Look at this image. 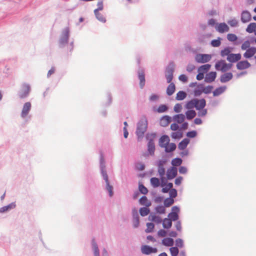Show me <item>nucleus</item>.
<instances>
[{
  "label": "nucleus",
  "mask_w": 256,
  "mask_h": 256,
  "mask_svg": "<svg viewBox=\"0 0 256 256\" xmlns=\"http://www.w3.org/2000/svg\"><path fill=\"white\" fill-rule=\"evenodd\" d=\"M70 37V30L68 27H66L62 30L58 40V47L63 48L67 46V51L70 53L72 52L74 48V41L72 40L68 44Z\"/></svg>",
  "instance_id": "f257e3e1"
},
{
  "label": "nucleus",
  "mask_w": 256,
  "mask_h": 256,
  "mask_svg": "<svg viewBox=\"0 0 256 256\" xmlns=\"http://www.w3.org/2000/svg\"><path fill=\"white\" fill-rule=\"evenodd\" d=\"M100 174L106 183V190L108 192L109 196L112 197L114 194L113 186L110 184L108 176L106 170L105 160L102 152L100 153Z\"/></svg>",
  "instance_id": "f03ea898"
},
{
  "label": "nucleus",
  "mask_w": 256,
  "mask_h": 256,
  "mask_svg": "<svg viewBox=\"0 0 256 256\" xmlns=\"http://www.w3.org/2000/svg\"><path fill=\"white\" fill-rule=\"evenodd\" d=\"M148 120L145 116L142 118L138 122L135 133L138 140H141L144 138L148 129Z\"/></svg>",
  "instance_id": "7ed1b4c3"
},
{
  "label": "nucleus",
  "mask_w": 256,
  "mask_h": 256,
  "mask_svg": "<svg viewBox=\"0 0 256 256\" xmlns=\"http://www.w3.org/2000/svg\"><path fill=\"white\" fill-rule=\"evenodd\" d=\"M31 91V86L30 84L23 83L20 89L18 92V96L20 99H24L28 98Z\"/></svg>",
  "instance_id": "20e7f679"
},
{
  "label": "nucleus",
  "mask_w": 256,
  "mask_h": 256,
  "mask_svg": "<svg viewBox=\"0 0 256 256\" xmlns=\"http://www.w3.org/2000/svg\"><path fill=\"white\" fill-rule=\"evenodd\" d=\"M232 66V64H228L224 60H220L216 62L214 67L216 70L218 71L226 72V71L231 69Z\"/></svg>",
  "instance_id": "39448f33"
},
{
  "label": "nucleus",
  "mask_w": 256,
  "mask_h": 256,
  "mask_svg": "<svg viewBox=\"0 0 256 256\" xmlns=\"http://www.w3.org/2000/svg\"><path fill=\"white\" fill-rule=\"evenodd\" d=\"M174 66V63L173 62H170L166 68L165 77L168 83H170L173 80Z\"/></svg>",
  "instance_id": "423d86ee"
},
{
  "label": "nucleus",
  "mask_w": 256,
  "mask_h": 256,
  "mask_svg": "<svg viewBox=\"0 0 256 256\" xmlns=\"http://www.w3.org/2000/svg\"><path fill=\"white\" fill-rule=\"evenodd\" d=\"M212 58V56L206 54H197L195 56V60L198 64H204L208 62Z\"/></svg>",
  "instance_id": "0eeeda50"
},
{
  "label": "nucleus",
  "mask_w": 256,
  "mask_h": 256,
  "mask_svg": "<svg viewBox=\"0 0 256 256\" xmlns=\"http://www.w3.org/2000/svg\"><path fill=\"white\" fill-rule=\"evenodd\" d=\"M180 212V208L177 206H174L172 207V211L168 214V218L172 222H176L178 220L179 213Z\"/></svg>",
  "instance_id": "6e6552de"
},
{
  "label": "nucleus",
  "mask_w": 256,
  "mask_h": 256,
  "mask_svg": "<svg viewBox=\"0 0 256 256\" xmlns=\"http://www.w3.org/2000/svg\"><path fill=\"white\" fill-rule=\"evenodd\" d=\"M132 214L133 227L135 228H138L140 226V216L136 208L132 209Z\"/></svg>",
  "instance_id": "1a4fd4ad"
},
{
  "label": "nucleus",
  "mask_w": 256,
  "mask_h": 256,
  "mask_svg": "<svg viewBox=\"0 0 256 256\" xmlns=\"http://www.w3.org/2000/svg\"><path fill=\"white\" fill-rule=\"evenodd\" d=\"M138 76L140 80V87L142 89L146 84L144 70L142 68H140L138 71Z\"/></svg>",
  "instance_id": "9d476101"
},
{
  "label": "nucleus",
  "mask_w": 256,
  "mask_h": 256,
  "mask_svg": "<svg viewBox=\"0 0 256 256\" xmlns=\"http://www.w3.org/2000/svg\"><path fill=\"white\" fill-rule=\"evenodd\" d=\"M32 108L30 102H28L24 104L20 114V116L22 118H26L29 114Z\"/></svg>",
  "instance_id": "9b49d317"
},
{
  "label": "nucleus",
  "mask_w": 256,
  "mask_h": 256,
  "mask_svg": "<svg viewBox=\"0 0 256 256\" xmlns=\"http://www.w3.org/2000/svg\"><path fill=\"white\" fill-rule=\"evenodd\" d=\"M158 250L148 245H144L141 247V252L143 254L148 255L151 254L156 253Z\"/></svg>",
  "instance_id": "f8f14e48"
},
{
  "label": "nucleus",
  "mask_w": 256,
  "mask_h": 256,
  "mask_svg": "<svg viewBox=\"0 0 256 256\" xmlns=\"http://www.w3.org/2000/svg\"><path fill=\"white\" fill-rule=\"evenodd\" d=\"M178 175V170L176 168L172 166L168 168L166 172V178L168 180H172Z\"/></svg>",
  "instance_id": "ddd939ff"
},
{
  "label": "nucleus",
  "mask_w": 256,
  "mask_h": 256,
  "mask_svg": "<svg viewBox=\"0 0 256 256\" xmlns=\"http://www.w3.org/2000/svg\"><path fill=\"white\" fill-rule=\"evenodd\" d=\"M216 30L222 34L229 30V27L225 22L217 23L215 26Z\"/></svg>",
  "instance_id": "4468645a"
},
{
  "label": "nucleus",
  "mask_w": 256,
  "mask_h": 256,
  "mask_svg": "<svg viewBox=\"0 0 256 256\" xmlns=\"http://www.w3.org/2000/svg\"><path fill=\"white\" fill-rule=\"evenodd\" d=\"M242 58V55L240 53L233 54L231 53L226 58L228 61L230 62V64L238 62Z\"/></svg>",
  "instance_id": "2eb2a0df"
},
{
  "label": "nucleus",
  "mask_w": 256,
  "mask_h": 256,
  "mask_svg": "<svg viewBox=\"0 0 256 256\" xmlns=\"http://www.w3.org/2000/svg\"><path fill=\"white\" fill-rule=\"evenodd\" d=\"M252 16L250 13L247 10H242L241 14L240 20L242 23H246L250 21Z\"/></svg>",
  "instance_id": "dca6fc26"
},
{
  "label": "nucleus",
  "mask_w": 256,
  "mask_h": 256,
  "mask_svg": "<svg viewBox=\"0 0 256 256\" xmlns=\"http://www.w3.org/2000/svg\"><path fill=\"white\" fill-rule=\"evenodd\" d=\"M170 142L169 136L166 134H164L160 137L158 140L159 146L164 148L168 145Z\"/></svg>",
  "instance_id": "f3484780"
},
{
  "label": "nucleus",
  "mask_w": 256,
  "mask_h": 256,
  "mask_svg": "<svg viewBox=\"0 0 256 256\" xmlns=\"http://www.w3.org/2000/svg\"><path fill=\"white\" fill-rule=\"evenodd\" d=\"M250 64L247 60L238 61L236 65V68L238 70L247 69L250 67Z\"/></svg>",
  "instance_id": "a211bd4d"
},
{
  "label": "nucleus",
  "mask_w": 256,
  "mask_h": 256,
  "mask_svg": "<svg viewBox=\"0 0 256 256\" xmlns=\"http://www.w3.org/2000/svg\"><path fill=\"white\" fill-rule=\"evenodd\" d=\"M216 72L213 71L207 73L204 78V82L207 83L214 82L216 78Z\"/></svg>",
  "instance_id": "6ab92c4d"
},
{
  "label": "nucleus",
  "mask_w": 256,
  "mask_h": 256,
  "mask_svg": "<svg viewBox=\"0 0 256 256\" xmlns=\"http://www.w3.org/2000/svg\"><path fill=\"white\" fill-rule=\"evenodd\" d=\"M232 78L233 74L231 72H224L220 76V80L222 83H226L230 80Z\"/></svg>",
  "instance_id": "aec40b11"
},
{
  "label": "nucleus",
  "mask_w": 256,
  "mask_h": 256,
  "mask_svg": "<svg viewBox=\"0 0 256 256\" xmlns=\"http://www.w3.org/2000/svg\"><path fill=\"white\" fill-rule=\"evenodd\" d=\"M172 120V118L168 115L162 116L160 121V124L163 127H166L168 125Z\"/></svg>",
  "instance_id": "412c9836"
},
{
  "label": "nucleus",
  "mask_w": 256,
  "mask_h": 256,
  "mask_svg": "<svg viewBox=\"0 0 256 256\" xmlns=\"http://www.w3.org/2000/svg\"><path fill=\"white\" fill-rule=\"evenodd\" d=\"M155 149V144L154 140L152 138L150 139L148 142V152L150 155H154Z\"/></svg>",
  "instance_id": "4be33fe9"
},
{
  "label": "nucleus",
  "mask_w": 256,
  "mask_h": 256,
  "mask_svg": "<svg viewBox=\"0 0 256 256\" xmlns=\"http://www.w3.org/2000/svg\"><path fill=\"white\" fill-rule=\"evenodd\" d=\"M256 53V48L254 46L250 47L246 50L244 54V56L246 58H250L253 56Z\"/></svg>",
  "instance_id": "5701e85b"
},
{
  "label": "nucleus",
  "mask_w": 256,
  "mask_h": 256,
  "mask_svg": "<svg viewBox=\"0 0 256 256\" xmlns=\"http://www.w3.org/2000/svg\"><path fill=\"white\" fill-rule=\"evenodd\" d=\"M16 207V204L14 202H12L7 206H4L0 208V213H4L9 212L10 210L14 209Z\"/></svg>",
  "instance_id": "b1692460"
},
{
  "label": "nucleus",
  "mask_w": 256,
  "mask_h": 256,
  "mask_svg": "<svg viewBox=\"0 0 256 256\" xmlns=\"http://www.w3.org/2000/svg\"><path fill=\"white\" fill-rule=\"evenodd\" d=\"M172 118L174 122L181 124L184 121L186 116L183 114H178L174 115Z\"/></svg>",
  "instance_id": "393cba45"
},
{
  "label": "nucleus",
  "mask_w": 256,
  "mask_h": 256,
  "mask_svg": "<svg viewBox=\"0 0 256 256\" xmlns=\"http://www.w3.org/2000/svg\"><path fill=\"white\" fill-rule=\"evenodd\" d=\"M198 102V98H194L188 101L185 104V108L188 110H192L193 108H196V102Z\"/></svg>",
  "instance_id": "a878e982"
},
{
  "label": "nucleus",
  "mask_w": 256,
  "mask_h": 256,
  "mask_svg": "<svg viewBox=\"0 0 256 256\" xmlns=\"http://www.w3.org/2000/svg\"><path fill=\"white\" fill-rule=\"evenodd\" d=\"M148 219L149 220L154 222L158 224L162 223V218L160 216H156L154 214L152 213H151L149 215Z\"/></svg>",
  "instance_id": "bb28decb"
},
{
  "label": "nucleus",
  "mask_w": 256,
  "mask_h": 256,
  "mask_svg": "<svg viewBox=\"0 0 256 256\" xmlns=\"http://www.w3.org/2000/svg\"><path fill=\"white\" fill-rule=\"evenodd\" d=\"M226 90V86H219L212 92L213 96H218L224 93Z\"/></svg>",
  "instance_id": "cd10ccee"
},
{
  "label": "nucleus",
  "mask_w": 256,
  "mask_h": 256,
  "mask_svg": "<svg viewBox=\"0 0 256 256\" xmlns=\"http://www.w3.org/2000/svg\"><path fill=\"white\" fill-rule=\"evenodd\" d=\"M190 142L188 138H184L178 144V148L180 150H184Z\"/></svg>",
  "instance_id": "c85d7f7f"
},
{
  "label": "nucleus",
  "mask_w": 256,
  "mask_h": 256,
  "mask_svg": "<svg viewBox=\"0 0 256 256\" xmlns=\"http://www.w3.org/2000/svg\"><path fill=\"white\" fill-rule=\"evenodd\" d=\"M176 86L174 82H172L170 83V84L168 86L166 90V94L168 96L172 95L176 91Z\"/></svg>",
  "instance_id": "c756f323"
},
{
  "label": "nucleus",
  "mask_w": 256,
  "mask_h": 256,
  "mask_svg": "<svg viewBox=\"0 0 256 256\" xmlns=\"http://www.w3.org/2000/svg\"><path fill=\"white\" fill-rule=\"evenodd\" d=\"M196 103V110H201L206 106V100L204 98L198 99V102Z\"/></svg>",
  "instance_id": "7c9ffc66"
},
{
  "label": "nucleus",
  "mask_w": 256,
  "mask_h": 256,
  "mask_svg": "<svg viewBox=\"0 0 256 256\" xmlns=\"http://www.w3.org/2000/svg\"><path fill=\"white\" fill-rule=\"evenodd\" d=\"M92 248L94 252V256H100V250L94 238L92 240Z\"/></svg>",
  "instance_id": "2f4dec72"
},
{
  "label": "nucleus",
  "mask_w": 256,
  "mask_h": 256,
  "mask_svg": "<svg viewBox=\"0 0 256 256\" xmlns=\"http://www.w3.org/2000/svg\"><path fill=\"white\" fill-rule=\"evenodd\" d=\"M203 92V84H198V86L194 90V94L195 96H200Z\"/></svg>",
  "instance_id": "473e14b6"
},
{
  "label": "nucleus",
  "mask_w": 256,
  "mask_h": 256,
  "mask_svg": "<svg viewBox=\"0 0 256 256\" xmlns=\"http://www.w3.org/2000/svg\"><path fill=\"white\" fill-rule=\"evenodd\" d=\"M196 115V113L194 110H188L185 113L186 118L188 120H191Z\"/></svg>",
  "instance_id": "72a5a7b5"
},
{
  "label": "nucleus",
  "mask_w": 256,
  "mask_h": 256,
  "mask_svg": "<svg viewBox=\"0 0 256 256\" xmlns=\"http://www.w3.org/2000/svg\"><path fill=\"white\" fill-rule=\"evenodd\" d=\"M164 148H165L164 150L166 153H170L173 152L174 151L176 148V146L175 143L171 142L166 145V147Z\"/></svg>",
  "instance_id": "f704fd0d"
},
{
  "label": "nucleus",
  "mask_w": 256,
  "mask_h": 256,
  "mask_svg": "<svg viewBox=\"0 0 256 256\" xmlns=\"http://www.w3.org/2000/svg\"><path fill=\"white\" fill-rule=\"evenodd\" d=\"M211 68V64H204L200 66L198 69V72H201L204 74L206 73Z\"/></svg>",
  "instance_id": "c9c22d12"
},
{
  "label": "nucleus",
  "mask_w": 256,
  "mask_h": 256,
  "mask_svg": "<svg viewBox=\"0 0 256 256\" xmlns=\"http://www.w3.org/2000/svg\"><path fill=\"white\" fill-rule=\"evenodd\" d=\"M174 242V240L171 238H164L162 242V244L166 246H173Z\"/></svg>",
  "instance_id": "e433bc0d"
},
{
  "label": "nucleus",
  "mask_w": 256,
  "mask_h": 256,
  "mask_svg": "<svg viewBox=\"0 0 256 256\" xmlns=\"http://www.w3.org/2000/svg\"><path fill=\"white\" fill-rule=\"evenodd\" d=\"M139 202L141 205L149 207L151 205L150 202L148 200L147 197L145 196H142L139 200Z\"/></svg>",
  "instance_id": "4c0bfd02"
},
{
  "label": "nucleus",
  "mask_w": 256,
  "mask_h": 256,
  "mask_svg": "<svg viewBox=\"0 0 256 256\" xmlns=\"http://www.w3.org/2000/svg\"><path fill=\"white\" fill-rule=\"evenodd\" d=\"M187 94L184 90H180L176 94V100H182L186 98Z\"/></svg>",
  "instance_id": "58836bf2"
},
{
  "label": "nucleus",
  "mask_w": 256,
  "mask_h": 256,
  "mask_svg": "<svg viewBox=\"0 0 256 256\" xmlns=\"http://www.w3.org/2000/svg\"><path fill=\"white\" fill-rule=\"evenodd\" d=\"M162 226L164 228L170 229L172 226V221L168 218H164L162 221Z\"/></svg>",
  "instance_id": "ea45409f"
},
{
  "label": "nucleus",
  "mask_w": 256,
  "mask_h": 256,
  "mask_svg": "<svg viewBox=\"0 0 256 256\" xmlns=\"http://www.w3.org/2000/svg\"><path fill=\"white\" fill-rule=\"evenodd\" d=\"M151 185L154 188H158L160 186V180L156 177H152L150 180Z\"/></svg>",
  "instance_id": "a19ab883"
},
{
  "label": "nucleus",
  "mask_w": 256,
  "mask_h": 256,
  "mask_svg": "<svg viewBox=\"0 0 256 256\" xmlns=\"http://www.w3.org/2000/svg\"><path fill=\"white\" fill-rule=\"evenodd\" d=\"M256 30V22H251L248 26L246 30L247 32L252 34V32L254 33Z\"/></svg>",
  "instance_id": "79ce46f5"
},
{
  "label": "nucleus",
  "mask_w": 256,
  "mask_h": 256,
  "mask_svg": "<svg viewBox=\"0 0 256 256\" xmlns=\"http://www.w3.org/2000/svg\"><path fill=\"white\" fill-rule=\"evenodd\" d=\"M232 48L230 47H226L220 51V55L222 57H224L225 56H228L229 54H230Z\"/></svg>",
  "instance_id": "37998d69"
},
{
  "label": "nucleus",
  "mask_w": 256,
  "mask_h": 256,
  "mask_svg": "<svg viewBox=\"0 0 256 256\" xmlns=\"http://www.w3.org/2000/svg\"><path fill=\"white\" fill-rule=\"evenodd\" d=\"M140 214L142 216H147L150 212V210L148 207L144 206L140 208Z\"/></svg>",
  "instance_id": "c03bdc74"
},
{
  "label": "nucleus",
  "mask_w": 256,
  "mask_h": 256,
  "mask_svg": "<svg viewBox=\"0 0 256 256\" xmlns=\"http://www.w3.org/2000/svg\"><path fill=\"white\" fill-rule=\"evenodd\" d=\"M94 14L96 16V18L98 20L102 23H105L106 22V18L102 14L100 13L99 12H94Z\"/></svg>",
  "instance_id": "a18cd8bd"
},
{
  "label": "nucleus",
  "mask_w": 256,
  "mask_h": 256,
  "mask_svg": "<svg viewBox=\"0 0 256 256\" xmlns=\"http://www.w3.org/2000/svg\"><path fill=\"white\" fill-rule=\"evenodd\" d=\"M182 162V160L180 158H174L171 162L173 166H178L181 165Z\"/></svg>",
  "instance_id": "49530a36"
},
{
  "label": "nucleus",
  "mask_w": 256,
  "mask_h": 256,
  "mask_svg": "<svg viewBox=\"0 0 256 256\" xmlns=\"http://www.w3.org/2000/svg\"><path fill=\"white\" fill-rule=\"evenodd\" d=\"M168 110V107L166 104H160L156 110V111L158 113H163L166 112Z\"/></svg>",
  "instance_id": "de8ad7c7"
},
{
  "label": "nucleus",
  "mask_w": 256,
  "mask_h": 256,
  "mask_svg": "<svg viewBox=\"0 0 256 256\" xmlns=\"http://www.w3.org/2000/svg\"><path fill=\"white\" fill-rule=\"evenodd\" d=\"M164 187L162 189V192L163 193H167L169 192L170 189H172L173 186V184L172 182H168L164 185Z\"/></svg>",
  "instance_id": "09e8293b"
},
{
  "label": "nucleus",
  "mask_w": 256,
  "mask_h": 256,
  "mask_svg": "<svg viewBox=\"0 0 256 256\" xmlns=\"http://www.w3.org/2000/svg\"><path fill=\"white\" fill-rule=\"evenodd\" d=\"M227 38L228 40L231 42H234V44H238L235 42L238 40V36L234 34H227Z\"/></svg>",
  "instance_id": "8fccbe9b"
},
{
  "label": "nucleus",
  "mask_w": 256,
  "mask_h": 256,
  "mask_svg": "<svg viewBox=\"0 0 256 256\" xmlns=\"http://www.w3.org/2000/svg\"><path fill=\"white\" fill-rule=\"evenodd\" d=\"M222 38L218 37L217 39L212 40L210 42V44L213 47H218L221 44Z\"/></svg>",
  "instance_id": "3c124183"
},
{
  "label": "nucleus",
  "mask_w": 256,
  "mask_h": 256,
  "mask_svg": "<svg viewBox=\"0 0 256 256\" xmlns=\"http://www.w3.org/2000/svg\"><path fill=\"white\" fill-rule=\"evenodd\" d=\"M174 202V199L168 198H166L164 202V206L165 208H168L170 206H171Z\"/></svg>",
  "instance_id": "603ef678"
},
{
  "label": "nucleus",
  "mask_w": 256,
  "mask_h": 256,
  "mask_svg": "<svg viewBox=\"0 0 256 256\" xmlns=\"http://www.w3.org/2000/svg\"><path fill=\"white\" fill-rule=\"evenodd\" d=\"M138 190L140 192L144 194H146L148 192V188L142 183L138 184Z\"/></svg>",
  "instance_id": "864d4df0"
},
{
  "label": "nucleus",
  "mask_w": 256,
  "mask_h": 256,
  "mask_svg": "<svg viewBox=\"0 0 256 256\" xmlns=\"http://www.w3.org/2000/svg\"><path fill=\"white\" fill-rule=\"evenodd\" d=\"M147 228L145 230V232L146 233L152 232L154 231V224L152 222H147Z\"/></svg>",
  "instance_id": "5fc2aeb1"
},
{
  "label": "nucleus",
  "mask_w": 256,
  "mask_h": 256,
  "mask_svg": "<svg viewBox=\"0 0 256 256\" xmlns=\"http://www.w3.org/2000/svg\"><path fill=\"white\" fill-rule=\"evenodd\" d=\"M155 210L158 214H164L166 212L165 206L162 205H158L155 208Z\"/></svg>",
  "instance_id": "6e6d98bb"
},
{
  "label": "nucleus",
  "mask_w": 256,
  "mask_h": 256,
  "mask_svg": "<svg viewBox=\"0 0 256 256\" xmlns=\"http://www.w3.org/2000/svg\"><path fill=\"white\" fill-rule=\"evenodd\" d=\"M214 88V86L211 85L208 86H204V84H203V92L205 94H209L212 92V90Z\"/></svg>",
  "instance_id": "4d7b16f0"
},
{
  "label": "nucleus",
  "mask_w": 256,
  "mask_h": 256,
  "mask_svg": "<svg viewBox=\"0 0 256 256\" xmlns=\"http://www.w3.org/2000/svg\"><path fill=\"white\" fill-rule=\"evenodd\" d=\"M171 136L174 139H180L182 137V132L180 130L177 132H173L172 133Z\"/></svg>",
  "instance_id": "13d9d810"
},
{
  "label": "nucleus",
  "mask_w": 256,
  "mask_h": 256,
  "mask_svg": "<svg viewBox=\"0 0 256 256\" xmlns=\"http://www.w3.org/2000/svg\"><path fill=\"white\" fill-rule=\"evenodd\" d=\"M198 132L195 130H190L186 132V136L188 138H192L196 136Z\"/></svg>",
  "instance_id": "bf43d9fd"
},
{
  "label": "nucleus",
  "mask_w": 256,
  "mask_h": 256,
  "mask_svg": "<svg viewBox=\"0 0 256 256\" xmlns=\"http://www.w3.org/2000/svg\"><path fill=\"white\" fill-rule=\"evenodd\" d=\"M176 248H182L184 246V240L182 239L178 238L176 240Z\"/></svg>",
  "instance_id": "052dcab7"
},
{
  "label": "nucleus",
  "mask_w": 256,
  "mask_h": 256,
  "mask_svg": "<svg viewBox=\"0 0 256 256\" xmlns=\"http://www.w3.org/2000/svg\"><path fill=\"white\" fill-rule=\"evenodd\" d=\"M169 195L170 198L174 199L178 196V191L176 188H172L169 191Z\"/></svg>",
  "instance_id": "680f3d73"
},
{
  "label": "nucleus",
  "mask_w": 256,
  "mask_h": 256,
  "mask_svg": "<svg viewBox=\"0 0 256 256\" xmlns=\"http://www.w3.org/2000/svg\"><path fill=\"white\" fill-rule=\"evenodd\" d=\"M172 256H178L179 253L178 248L176 247H172L170 249Z\"/></svg>",
  "instance_id": "e2e57ef3"
},
{
  "label": "nucleus",
  "mask_w": 256,
  "mask_h": 256,
  "mask_svg": "<svg viewBox=\"0 0 256 256\" xmlns=\"http://www.w3.org/2000/svg\"><path fill=\"white\" fill-rule=\"evenodd\" d=\"M158 167V173L160 177L163 176L166 172L165 168L162 166H157Z\"/></svg>",
  "instance_id": "0e129e2a"
},
{
  "label": "nucleus",
  "mask_w": 256,
  "mask_h": 256,
  "mask_svg": "<svg viewBox=\"0 0 256 256\" xmlns=\"http://www.w3.org/2000/svg\"><path fill=\"white\" fill-rule=\"evenodd\" d=\"M250 42L249 40H246L242 45L241 48L242 50H246L250 48Z\"/></svg>",
  "instance_id": "69168bd1"
},
{
  "label": "nucleus",
  "mask_w": 256,
  "mask_h": 256,
  "mask_svg": "<svg viewBox=\"0 0 256 256\" xmlns=\"http://www.w3.org/2000/svg\"><path fill=\"white\" fill-rule=\"evenodd\" d=\"M228 23L230 26L232 27H236L238 25V22L235 18L230 20L228 22Z\"/></svg>",
  "instance_id": "338daca9"
},
{
  "label": "nucleus",
  "mask_w": 256,
  "mask_h": 256,
  "mask_svg": "<svg viewBox=\"0 0 256 256\" xmlns=\"http://www.w3.org/2000/svg\"><path fill=\"white\" fill-rule=\"evenodd\" d=\"M198 110V116L200 117L204 116L208 113L207 109H205L204 108L201 110Z\"/></svg>",
  "instance_id": "774afa93"
}]
</instances>
